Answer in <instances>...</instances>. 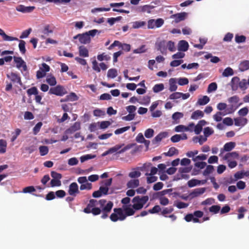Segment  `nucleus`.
Segmentation results:
<instances>
[{
	"label": "nucleus",
	"instance_id": "nucleus-55",
	"mask_svg": "<svg viewBox=\"0 0 249 249\" xmlns=\"http://www.w3.org/2000/svg\"><path fill=\"white\" fill-rule=\"evenodd\" d=\"M154 130L152 128L146 129L144 132V136L146 138H151L153 136Z\"/></svg>",
	"mask_w": 249,
	"mask_h": 249
},
{
	"label": "nucleus",
	"instance_id": "nucleus-5",
	"mask_svg": "<svg viewBox=\"0 0 249 249\" xmlns=\"http://www.w3.org/2000/svg\"><path fill=\"white\" fill-rule=\"evenodd\" d=\"M124 145V144H117V145H115L114 147H112L109 148L108 150H109V152H110V154H112V153H114L115 152H117V153H118V154H121V153L124 152L126 150L130 149L132 146V145L131 144H128V145H126L125 147H124V148L121 149V148Z\"/></svg>",
	"mask_w": 249,
	"mask_h": 249
},
{
	"label": "nucleus",
	"instance_id": "nucleus-49",
	"mask_svg": "<svg viewBox=\"0 0 249 249\" xmlns=\"http://www.w3.org/2000/svg\"><path fill=\"white\" fill-rule=\"evenodd\" d=\"M97 58V59L100 61L104 60L107 61L110 59V57L109 55L106 54L105 53H103L98 55Z\"/></svg>",
	"mask_w": 249,
	"mask_h": 249
},
{
	"label": "nucleus",
	"instance_id": "nucleus-4",
	"mask_svg": "<svg viewBox=\"0 0 249 249\" xmlns=\"http://www.w3.org/2000/svg\"><path fill=\"white\" fill-rule=\"evenodd\" d=\"M149 197L147 196L140 197V196H135L132 199V202L134 203L132 208L135 210H140L142 209L144 205L148 201Z\"/></svg>",
	"mask_w": 249,
	"mask_h": 249
},
{
	"label": "nucleus",
	"instance_id": "nucleus-36",
	"mask_svg": "<svg viewBox=\"0 0 249 249\" xmlns=\"http://www.w3.org/2000/svg\"><path fill=\"white\" fill-rule=\"evenodd\" d=\"M248 85V81L245 79H243L242 80H240L239 84V88L242 90H246Z\"/></svg>",
	"mask_w": 249,
	"mask_h": 249
},
{
	"label": "nucleus",
	"instance_id": "nucleus-50",
	"mask_svg": "<svg viewBox=\"0 0 249 249\" xmlns=\"http://www.w3.org/2000/svg\"><path fill=\"white\" fill-rule=\"evenodd\" d=\"M220 208L221 207L219 205H213L209 208V211L216 214L219 212Z\"/></svg>",
	"mask_w": 249,
	"mask_h": 249
},
{
	"label": "nucleus",
	"instance_id": "nucleus-35",
	"mask_svg": "<svg viewBox=\"0 0 249 249\" xmlns=\"http://www.w3.org/2000/svg\"><path fill=\"white\" fill-rule=\"evenodd\" d=\"M233 70L230 67H228L224 70L222 73V75L224 77H228L233 75Z\"/></svg>",
	"mask_w": 249,
	"mask_h": 249
},
{
	"label": "nucleus",
	"instance_id": "nucleus-58",
	"mask_svg": "<svg viewBox=\"0 0 249 249\" xmlns=\"http://www.w3.org/2000/svg\"><path fill=\"white\" fill-rule=\"evenodd\" d=\"M173 211L174 209L172 207L165 208L161 212V214L165 217H167L166 214L171 213Z\"/></svg>",
	"mask_w": 249,
	"mask_h": 249
},
{
	"label": "nucleus",
	"instance_id": "nucleus-41",
	"mask_svg": "<svg viewBox=\"0 0 249 249\" xmlns=\"http://www.w3.org/2000/svg\"><path fill=\"white\" fill-rule=\"evenodd\" d=\"M32 31V29L29 28L27 30L23 31L20 35L19 38L21 39L27 38Z\"/></svg>",
	"mask_w": 249,
	"mask_h": 249
},
{
	"label": "nucleus",
	"instance_id": "nucleus-40",
	"mask_svg": "<svg viewBox=\"0 0 249 249\" xmlns=\"http://www.w3.org/2000/svg\"><path fill=\"white\" fill-rule=\"evenodd\" d=\"M40 154L42 156L47 155L49 152L48 147L47 146H40L39 147Z\"/></svg>",
	"mask_w": 249,
	"mask_h": 249
},
{
	"label": "nucleus",
	"instance_id": "nucleus-6",
	"mask_svg": "<svg viewBox=\"0 0 249 249\" xmlns=\"http://www.w3.org/2000/svg\"><path fill=\"white\" fill-rule=\"evenodd\" d=\"M67 92V91L63 86L57 85L56 87L51 88L49 90V94L62 96L66 94Z\"/></svg>",
	"mask_w": 249,
	"mask_h": 249
},
{
	"label": "nucleus",
	"instance_id": "nucleus-18",
	"mask_svg": "<svg viewBox=\"0 0 249 249\" xmlns=\"http://www.w3.org/2000/svg\"><path fill=\"white\" fill-rule=\"evenodd\" d=\"M206 191L205 188H199L194 190L190 194V196L192 197H197L198 196L203 194Z\"/></svg>",
	"mask_w": 249,
	"mask_h": 249
},
{
	"label": "nucleus",
	"instance_id": "nucleus-11",
	"mask_svg": "<svg viewBox=\"0 0 249 249\" xmlns=\"http://www.w3.org/2000/svg\"><path fill=\"white\" fill-rule=\"evenodd\" d=\"M35 9V6H25L23 5H19L16 7V10L24 13H30Z\"/></svg>",
	"mask_w": 249,
	"mask_h": 249
},
{
	"label": "nucleus",
	"instance_id": "nucleus-25",
	"mask_svg": "<svg viewBox=\"0 0 249 249\" xmlns=\"http://www.w3.org/2000/svg\"><path fill=\"white\" fill-rule=\"evenodd\" d=\"M235 146L234 142H229L225 144L223 149L225 151L229 152L232 150Z\"/></svg>",
	"mask_w": 249,
	"mask_h": 249
},
{
	"label": "nucleus",
	"instance_id": "nucleus-51",
	"mask_svg": "<svg viewBox=\"0 0 249 249\" xmlns=\"http://www.w3.org/2000/svg\"><path fill=\"white\" fill-rule=\"evenodd\" d=\"M46 82L52 86H54L56 84V81L54 76H48L46 79Z\"/></svg>",
	"mask_w": 249,
	"mask_h": 249
},
{
	"label": "nucleus",
	"instance_id": "nucleus-47",
	"mask_svg": "<svg viewBox=\"0 0 249 249\" xmlns=\"http://www.w3.org/2000/svg\"><path fill=\"white\" fill-rule=\"evenodd\" d=\"M27 93L29 96H31L32 95H36V94H37L38 93V91L37 88L36 87H33L30 89H29L27 90Z\"/></svg>",
	"mask_w": 249,
	"mask_h": 249
},
{
	"label": "nucleus",
	"instance_id": "nucleus-26",
	"mask_svg": "<svg viewBox=\"0 0 249 249\" xmlns=\"http://www.w3.org/2000/svg\"><path fill=\"white\" fill-rule=\"evenodd\" d=\"M139 185V180L138 179H132L129 181L127 184L128 188H135Z\"/></svg>",
	"mask_w": 249,
	"mask_h": 249
},
{
	"label": "nucleus",
	"instance_id": "nucleus-39",
	"mask_svg": "<svg viewBox=\"0 0 249 249\" xmlns=\"http://www.w3.org/2000/svg\"><path fill=\"white\" fill-rule=\"evenodd\" d=\"M203 132L205 136L204 137L207 138L210 135H212L214 133V131L212 128L210 127H206L204 128Z\"/></svg>",
	"mask_w": 249,
	"mask_h": 249
},
{
	"label": "nucleus",
	"instance_id": "nucleus-23",
	"mask_svg": "<svg viewBox=\"0 0 249 249\" xmlns=\"http://www.w3.org/2000/svg\"><path fill=\"white\" fill-rule=\"evenodd\" d=\"M249 69V61L244 60L239 64V70L241 71H244Z\"/></svg>",
	"mask_w": 249,
	"mask_h": 249
},
{
	"label": "nucleus",
	"instance_id": "nucleus-64",
	"mask_svg": "<svg viewBox=\"0 0 249 249\" xmlns=\"http://www.w3.org/2000/svg\"><path fill=\"white\" fill-rule=\"evenodd\" d=\"M51 177L53 179L60 180L62 178V175L60 173H57L55 171H52L51 173Z\"/></svg>",
	"mask_w": 249,
	"mask_h": 249
},
{
	"label": "nucleus",
	"instance_id": "nucleus-21",
	"mask_svg": "<svg viewBox=\"0 0 249 249\" xmlns=\"http://www.w3.org/2000/svg\"><path fill=\"white\" fill-rule=\"evenodd\" d=\"M204 114L202 111L196 110L193 112L191 115V118L193 120H197L199 118H202Z\"/></svg>",
	"mask_w": 249,
	"mask_h": 249
},
{
	"label": "nucleus",
	"instance_id": "nucleus-7",
	"mask_svg": "<svg viewBox=\"0 0 249 249\" xmlns=\"http://www.w3.org/2000/svg\"><path fill=\"white\" fill-rule=\"evenodd\" d=\"M14 62L16 63L17 68L20 70L21 72L27 71V67L25 62L20 57H14Z\"/></svg>",
	"mask_w": 249,
	"mask_h": 249
},
{
	"label": "nucleus",
	"instance_id": "nucleus-2",
	"mask_svg": "<svg viewBox=\"0 0 249 249\" xmlns=\"http://www.w3.org/2000/svg\"><path fill=\"white\" fill-rule=\"evenodd\" d=\"M107 201L106 199H101L99 201L101 207H104ZM98 204V201L94 199H91L89 201V203L87 207L84 208L83 212L86 213H92L94 215H99L101 213L102 211L100 208L96 207Z\"/></svg>",
	"mask_w": 249,
	"mask_h": 249
},
{
	"label": "nucleus",
	"instance_id": "nucleus-20",
	"mask_svg": "<svg viewBox=\"0 0 249 249\" xmlns=\"http://www.w3.org/2000/svg\"><path fill=\"white\" fill-rule=\"evenodd\" d=\"M239 158V154L237 152H232L227 153L223 157L225 160H230L232 159H238Z\"/></svg>",
	"mask_w": 249,
	"mask_h": 249
},
{
	"label": "nucleus",
	"instance_id": "nucleus-44",
	"mask_svg": "<svg viewBox=\"0 0 249 249\" xmlns=\"http://www.w3.org/2000/svg\"><path fill=\"white\" fill-rule=\"evenodd\" d=\"M92 188V184L88 182L82 184L80 186L81 190H89Z\"/></svg>",
	"mask_w": 249,
	"mask_h": 249
},
{
	"label": "nucleus",
	"instance_id": "nucleus-53",
	"mask_svg": "<svg viewBox=\"0 0 249 249\" xmlns=\"http://www.w3.org/2000/svg\"><path fill=\"white\" fill-rule=\"evenodd\" d=\"M61 182L60 180L52 179L50 182V186L52 187H58L61 186Z\"/></svg>",
	"mask_w": 249,
	"mask_h": 249
},
{
	"label": "nucleus",
	"instance_id": "nucleus-29",
	"mask_svg": "<svg viewBox=\"0 0 249 249\" xmlns=\"http://www.w3.org/2000/svg\"><path fill=\"white\" fill-rule=\"evenodd\" d=\"M79 55L83 57H87L89 56V51L87 48H79Z\"/></svg>",
	"mask_w": 249,
	"mask_h": 249
},
{
	"label": "nucleus",
	"instance_id": "nucleus-46",
	"mask_svg": "<svg viewBox=\"0 0 249 249\" xmlns=\"http://www.w3.org/2000/svg\"><path fill=\"white\" fill-rule=\"evenodd\" d=\"M225 114H224L223 112L221 111L217 112L213 116V118L214 120L216 122H220L222 120V116L225 115Z\"/></svg>",
	"mask_w": 249,
	"mask_h": 249
},
{
	"label": "nucleus",
	"instance_id": "nucleus-37",
	"mask_svg": "<svg viewBox=\"0 0 249 249\" xmlns=\"http://www.w3.org/2000/svg\"><path fill=\"white\" fill-rule=\"evenodd\" d=\"M96 157V155L91 154H87L81 156L80 158L81 162H84L89 160L93 159Z\"/></svg>",
	"mask_w": 249,
	"mask_h": 249
},
{
	"label": "nucleus",
	"instance_id": "nucleus-3",
	"mask_svg": "<svg viewBox=\"0 0 249 249\" xmlns=\"http://www.w3.org/2000/svg\"><path fill=\"white\" fill-rule=\"evenodd\" d=\"M98 32V31L97 30L93 29L83 34H79L75 36L73 38L74 39L78 38L81 43L87 44L89 43L90 41V36H94Z\"/></svg>",
	"mask_w": 249,
	"mask_h": 249
},
{
	"label": "nucleus",
	"instance_id": "nucleus-48",
	"mask_svg": "<svg viewBox=\"0 0 249 249\" xmlns=\"http://www.w3.org/2000/svg\"><path fill=\"white\" fill-rule=\"evenodd\" d=\"M214 170L213 166V165H209L207 166L206 169L203 172V175L205 176L209 175L210 174L213 172Z\"/></svg>",
	"mask_w": 249,
	"mask_h": 249
},
{
	"label": "nucleus",
	"instance_id": "nucleus-63",
	"mask_svg": "<svg viewBox=\"0 0 249 249\" xmlns=\"http://www.w3.org/2000/svg\"><path fill=\"white\" fill-rule=\"evenodd\" d=\"M42 125L41 122H38L37 123L33 128V132L35 135H36L40 131V129Z\"/></svg>",
	"mask_w": 249,
	"mask_h": 249
},
{
	"label": "nucleus",
	"instance_id": "nucleus-17",
	"mask_svg": "<svg viewBox=\"0 0 249 249\" xmlns=\"http://www.w3.org/2000/svg\"><path fill=\"white\" fill-rule=\"evenodd\" d=\"M167 135L168 134L167 132H161L154 138L152 142L153 144H155L160 142L163 138H166Z\"/></svg>",
	"mask_w": 249,
	"mask_h": 249
},
{
	"label": "nucleus",
	"instance_id": "nucleus-33",
	"mask_svg": "<svg viewBox=\"0 0 249 249\" xmlns=\"http://www.w3.org/2000/svg\"><path fill=\"white\" fill-rule=\"evenodd\" d=\"M154 8V6L150 5H144L140 7V11L142 12L151 13V10Z\"/></svg>",
	"mask_w": 249,
	"mask_h": 249
},
{
	"label": "nucleus",
	"instance_id": "nucleus-59",
	"mask_svg": "<svg viewBox=\"0 0 249 249\" xmlns=\"http://www.w3.org/2000/svg\"><path fill=\"white\" fill-rule=\"evenodd\" d=\"M183 117V114L181 112H176L172 115V119L174 121H177Z\"/></svg>",
	"mask_w": 249,
	"mask_h": 249
},
{
	"label": "nucleus",
	"instance_id": "nucleus-27",
	"mask_svg": "<svg viewBox=\"0 0 249 249\" xmlns=\"http://www.w3.org/2000/svg\"><path fill=\"white\" fill-rule=\"evenodd\" d=\"M7 147L6 141L3 139L0 140V153L3 154L6 152Z\"/></svg>",
	"mask_w": 249,
	"mask_h": 249
},
{
	"label": "nucleus",
	"instance_id": "nucleus-43",
	"mask_svg": "<svg viewBox=\"0 0 249 249\" xmlns=\"http://www.w3.org/2000/svg\"><path fill=\"white\" fill-rule=\"evenodd\" d=\"M200 182V181L199 180L192 179L188 181L187 184L189 187L191 188L199 184Z\"/></svg>",
	"mask_w": 249,
	"mask_h": 249
},
{
	"label": "nucleus",
	"instance_id": "nucleus-15",
	"mask_svg": "<svg viewBox=\"0 0 249 249\" xmlns=\"http://www.w3.org/2000/svg\"><path fill=\"white\" fill-rule=\"evenodd\" d=\"M240 78L237 76L233 77L231 82V86L232 90L235 91L239 88Z\"/></svg>",
	"mask_w": 249,
	"mask_h": 249
},
{
	"label": "nucleus",
	"instance_id": "nucleus-13",
	"mask_svg": "<svg viewBox=\"0 0 249 249\" xmlns=\"http://www.w3.org/2000/svg\"><path fill=\"white\" fill-rule=\"evenodd\" d=\"M189 48H178V51L179 52L173 54L172 55V58L174 59L182 58L185 56V53H183L188 50Z\"/></svg>",
	"mask_w": 249,
	"mask_h": 249
},
{
	"label": "nucleus",
	"instance_id": "nucleus-16",
	"mask_svg": "<svg viewBox=\"0 0 249 249\" xmlns=\"http://www.w3.org/2000/svg\"><path fill=\"white\" fill-rule=\"evenodd\" d=\"M234 121L235 125L238 126H243L248 123V120L245 118H234Z\"/></svg>",
	"mask_w": 249,
	"mask_h": 249
},
{
	"label": "nucleus",
	"instance_id": "nucleus-12",
	"mask_svg": "<svg viewBox=\"0 0 249 249\" xmlns=\"http://www.w3.org/2000/svg\"><path fill=\"white\" fill-rule=\"evenodd\" d=\"M7 76L8 78H10L13 82L17 83L21 86L22 85L21 78L18 74L12 72L9 74H7Z\"/></svg>",
	"mask_w": 249,
	"mask_h": 249
},
{
	"label": "nucleus",
	"instance_id": "nucleus-52",
	"mask_svg": "<svg viewBox=\"0 0 249 249\" xmlns=\"http://www.w3.org/2000/svg\"><path fill=\"white\" fill-rule=\"evenodd\" d=\"M217 88L216 83L213 82L209 84L207 89L208 92H211L216 90Z\"/></svg>",
	"mask_w": 249,
	"mask_h": 249
},
{
	"label": "nucleus",
	"instance_id": "nucleus-30",
	"mask_svg": "<svg viewBox=\"0 0 249 249\" xmlns=\"http://www.w3.org/2000/svg\"><path fill=\"white\" fill-rule=\"evenodd\" d=\"M178 150L175 147H172L169 148V151L165 153L164 154L169 157H172L175 154H178Z\"/></svg>",
	"mask_w": 249,
	"mask_h": 249
},
{
	"label": "nucleus",
	"instance_id": "nucleus-56",
	"mask_svg": "<svg viewBox=\"0 0 249 249\" xmlns=\"http://www.w3.org/2000/svg\"><path fill=\"white\" fill-rule=\"evenodd\" d=\"M189 129L188 127H186V126L183 125H178L175 128V130L176 132H183V131H188Z\"/></svg>",
	"mask_w": 249,
	"mask_h": 249
},
{
	"label": "nucleus",
	"instance_id": "nucleus-19",
	"mask_svg": "<svg viewBox=\"0 0 249 249\" xmlns=\"http://www.w3.org/2000/svg\"><path fill=\"white\" fill-rule=\"evenodd\" d=\"M0 36L2 37L4 41H11L14 40H18V38L7 35L3 30L0 28Z\"/></svg>",
	"mask_w": 249,
	"mask_h": 249
},
{
	"label": "nucleus",
	"instance_id": "nucleus-1",
	"mask_svg": "<svg viewBox=\"0 0 249 249\" xmlns=\"http://www.w3.org/2000/svg\"><path fill=\"white\" fill-rule=\"evenodd\" d=\"M114 213L110 215V219L113 222H116L118 220L123 221L125 219L127 216H132L134 214L135 211L132 208L124 206V210L121 208H114Z\"/></svg>",
	"mask_w": 249,
	"mask_h": 249
},
{
	"label": "nucleus",
	"instance_id": "nucleus-42",
	"mask_svg": "<svg viewBox=\"0 0 249 249\" xmlns=\"http://www.w3.org/2000/svg\"><path fill=\"white\" fill-rule=\"evenodd\" d=\"M164 89V85L163 84H159L155 85L153 88V91L155 93L162 91Z\"/></svg>",
	"mask_w": 249,
	"mask_h": 249
},
{
	"label": "nucleus",
	"instance_id": "nucleus-9",
	"mask_svg": "<svg viewBox=\"0 0 249 249\" xmlns=\"http://www.w3.org/2000/svg\"><path fill=\"white\" fill-rule=\"evenodd\" d=\"M68 193L70 196H75L79 193L78 186L76 182H72L70 185Z\"/></svg>",
	"mask_w": 249,
	"mask_h": 249
},
{
	"label": "nucleus",
	"instance_id": "nucleus-57",
	"mask_svg": "<svg viewBox=\"0 0 249 249\" xmlns=\"http://www.w3.org/2000/svg\"><path fill=\"white\" fill-rule=\"evenodd\" d=\"M53 30L50 29L49 25H46L42 30V33L46 36H48L49 34L53 33Z\"/></svg>",
	"mask_w": 249,
	"mask_h": 249
},
{
	"label": "nucleus",
	"instance_id": "nucleus-8",
	"mask_svg": "<svg viewBox=\"0 0 249 249\" xmlns=\"http://www.w3.org/2000/svg\"><path fill=\"white\" fill-rule=\"evenodd\" d=\"M113 206V203L111 201H109L102 208L103 214L101 215V218L103 219H106L108 217V213L110 212L112 207Z\"/></svg>",
	"mask_w": 249,
	"mask_h": 249
},
{
	"label": "nucleus",
	"instance_id": "nucleus-34",
	"mask_svg": "<svg viewBox=\"0 0 249 249\" xmlns=\"http://www.w3.org/2000/svg\"><path fill=\"white\" fill-rule=\"evenodd\" d=\"M193 140L196 143L198 142L200 145H202L207 140V139L203 137L202 136H200L199 137H194Z\"/></svg>",
	"mask_w": 249,
	"mask_h": 249
},
{
	"label": "nucleus",
	"instance_id": "nucleus-45",
	"mask_svg": "<svg viewBox=\"0 0 249 249\" xmlns=\"http://www.w3.org/2000/svg\"><path fill=\"white\" fill-rule=\"evenodd\" d=\"M109 47H131L128 44H122L121 42L118 40H115Z\"/></svg>",
	"mask_w": 249,
	"mask_h": 249
},
{
	"label": "nucleus",
	"instance_id": "nucleus-61",
	"mask_svg": "<svg viewBox=\"0 0 249 249\" xmlns=\"http://www.w3.org/2000/svg\"><path fill=\"white\" fill-rule=\"evenodd\" d=\"M192 169V166L180 167L178 169V172L181 174L189 173Z\"/></svg>",
	"mask_w": 249,
	"mask_h": 249
},
{
	"label": "nucleus",
	"instance_id": "nucleus-28",
	"mask_svg": "<svg viewBox=\"0 0 249 249\" xmlns=\"http://www.w3.org/2000/svg\"><path fill=\"white\" fill-rule=\"evenodd\" d=\"M118 75L117 71L115 69H109L107 73V76L110 78H114Z\"/></svg>",
	"mask_w": 249,
	"mask_h": 249
},
{
	"label": "nucleus",
	"instance_id": "nucleus-54",
	"mask_svg": "<svg viewBox=\"0 0 249 249\" xmlns=\"http://www.w3.org/2000/svg\"><path fill=\"white\" fill-rule=\"evenodd\" d=\"M130 127L129 126H127L120 128H118L115 131L114 133L116 135L122 134L128 130L130 129Z\"/></svg>",
	"mask_w": 249,
	"mask_h": 249
},
{
	"label": "nucleus",
	"instance_id": "nucleus-14",
	"mask_svg": "<svg viewBox=\"0 0 249 249\" xmlns=\"http://www.w3.org/2000/svg\"><path fill=\"white\" fill-rule=\"evenodd\" d=\"M80 129V124L79 122L74 123L72 125L66 129L65 132L68 134H71Z\"/></svg>",
	"mask_w": 249,
	"mask_h": 249
},
{
	"label": "nucleus",
	"instance_id": "nucleus-62",
	"mask_svg": "<svg viewBox=\"0 0 249 249\" xmlns=\"http://www.w3.org/2000/svg\"><path fill=\"white\" fill-rule=\"evenodd\" d=\"M36 191L35 187L33 186H30L23 188L22 192L24 193H31Z\"/></svg>",
	"mask_w": 249,
	"mask_h": 249
},
{
	"label": "nucleus",
	"instance_id": "nucleus-60",
	"mask_svg": "<svg viewBox=\"0 0 249 249\" xmlns=\"http://www.w3.org/2000/svg\"><path fill=\"white\" fill-rule=\"evenodd\" d=\"M246 211L247 210L243 207H241L238 209V212L239 214L238 215V218L239 219H242L244 217V213L246 212Z\"/></svg>",
	"mask_w": 249,
	"mask_h": 249
},
{
	"label": "nucleus",
	"instance_id": "nucleus-10",
	"mask_svg": "<svg viewBox=\"0 0 249 249\" xmlns=\"http://www.w3.org/2000/svg\"><path fill=\"white\" fill-rule=\"evenodd\" d=\"M187 16V14L186 12H181L172 15L171 16V18H174V21L176 23H178L181 21L184 20L186 18Z\"/></svg>",
	"mask_w": 249,
	"mask_h": 249
},
{
	"label": "nucleus",
	"instance_id": "nucleus-38",
	"mask_svg": "<svg viewBox=\"0 0 249 249\" xmlns=\"http://www.w3.org/2000/svg\"><path fill=\"white\" fill-rule=\"evenodd\" d=\"M246 40V37L243 35H236L235 36V41L237 43L245 42Z\"/></svg>",
	"mask_w": 249,
	"mask_h": 249
},
{
	"label": "nucleus",
	"instance_id": "nucleus-22",
	"mask_svg": "<svg viewBox=\"0 0 249 249\" xmlns=\"http://www.w3.org/2000/svg\"><path fill=\"white\" fill-rule=\"evenodd\" d=\"M157 47H174L175 43L172 41L166 42L165 40H162L156 43Z\"/></svg>",
	"mask_w": 249,
	"mask_h": 249
},
{
	"label": "nucleus",
	"instance_id": "nucleus-31",
	"mask_svg": "<svg viewBox=\"0 0 249 249\" xmlns=\"http://www.w3.org/2000/svg\"><path fill=\"white\" fill-rule=\"evenodd\" d=\"M66 98V101H75L78 100V97L74 92L70 93Z\"/></svg>",
	"mask_w": 249,
	"mask_h": 249
},
{
	"label": "nucleus",
	"instance_id": "nucleus-32",
	"mask_svg": "<svg viewBox=\"0 0 249 249\" xmlns=\"http://www.w3.org/2000/svg\"><path fill=\"white\" fill-rule=\"evenodd\" d=\"M132 24L133 28L138 29L144 26L146 24V22L143 21H136L133 22Z\"/></svg>",
	"mask_w": 249,
	"mask_h": 249
},
{
	"label": "nucleus",
	"instance_id": "nucleus-24",
	"mask_svg": "<svg viewBox=\"0 0 249 249\" xmlns=\"http://www.w3.org/2000/svg\"><path fill=\"white\" fill-rule=\"evenodd\" d=\"M210 101V98L208 96L205 95L202 98H199L197 102V104L199 106H204L208 103Z\"/></svg>",
	"mask_w": 249,
	"mask_h": 249
}]
</instances>
